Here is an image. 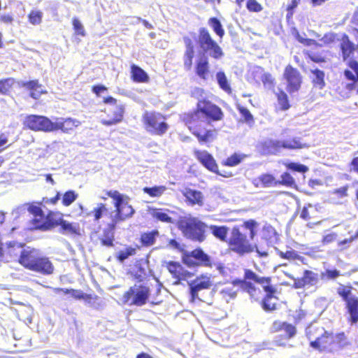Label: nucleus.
I'll use <instances>...</instances> for the list:
<instances>
[{"label": "nucleus", "instance_id": "1", "mask_svg": "<svg viewBox=\"0 0 358 358\" xmlns=\"http://www.w3.org/2000/svg\"><path fill=\"white\" fill-rule=\"evenodd\" d=\"M223 118L222 108L208 98L198 100L195 109L184 113L180 117L199 144L207 146L217 137V129L210 125L211 122L221 121Z\"/></svg>", "mask_w": 358, "mask_h": 358}, {"label": "nucleus", "instance_id": "2", "mask_svg": "<svg viewBox=\"0 0 358 358\" xmlns=\"http://www.w3.org/2000/svg\"><path fill=\"white\" fill-rule=\"evenodd\" d=\"M259 223L254 219L244 220L241 225L234 226L229 231L227 242V250L238 257L251 254L257 249L252 241L257 234Z\"/></svg>", "mask_w": 358, "mask_h": 358}, {"label": "nucleus", "instance_id": "3", "mask_svg": "<svg viewBox=\"0 0 358 358\" xmlns=\"http://www.w3.org/2000/svg\"><path fill=\"white\" fill-rule=\"evenodd\" d=\"M196 43L203 52L196 59L194 72L200 79L207 80L210 73V66L208 58L205 53L208 52L210 57L214 59H221L224 54L222 48L213 38L209 30L206 27L199 28Z\"/></svg>", "mask_w": 358, "mask_h": 358}, {"label": "nucleus", "instance_id": "4", "mask_svg": "<svg viewBox=\"0 0 358 358\" xmlns=\"http://www.w3.org/2000/svg\"><path fill=\"white\" fill-rule=\"evenodd\" d=\"M306 336L310 341V347L320 352L332 353L335 346L343 349L350 345L345 332L334 334L317 324H310L307 327Z\"/></svg>", "mask_w": 358, "mask_h": 358}, {"label": "nucleus", "instance_id": "5", "mask_svg": "<svg viewBox=\"0 0 358 358\" xmlns=\"http://www.w3.org/2000/svg\"><path fill=\"white\" fill-rule=\"evenodd\" d=\"M17 262L24 268L43 275H50L54 271V266L50 259L41 255L34 248L27 247L22 250Z\"/></svg>", "mask_w": 358, "mask_h": 358}, {"label": "nucleus", "instance_id": "6", "mask_svg": "<svg viewBox=\"0 0 358 358\" xmlns=\"http://www.w3.org/2000/svg\"><path fill=\"white\" fill-rule=\"evenodd\" d=\"M177 227L184 236L192 241L202 243L206 239L208 225L198 217L190 215L180 217Z\"/></svg>", "mask_w": 358, "mask_h": 358}, {"label": "nucleus", "instance_id": "7", "mask_svg": "<svg viewBox=\"0 0 358 358\" xmlns=\"http://www.w3.org/2000/svg\"><path fill=\"white\" fill-rule=\"evenodd\" d=\"M145 129L150 134L163 136L169 129L166 117L156 111H145L142 115Z\"/></svg>", "mask_w": 358, "mask_h": 358}, {"label": "nucleus", "instance_id": "8", "mask_svg": "<svg viewBox=\"0 0 358 358\" xmlns=\"http://www.w3.org/2000/svg\"><path fill=\"white\" fill-rule=\"evenodd\" d=\"M264 276H259L256 273L249 268L244 270L243 279H236L233 285L239 286L243 291L247 292L252 299L258 301L261 298L262 292L259 288L255 286L251 281L260 284L266 281Z\"/></svg>", "mask_w": 358, "mask_h": 358}, {"label": "nucleus", "instance_id": "9", "mask_svg": "<svg viewBox=\"0 0 358 358\" xmlns=\"http://www.w3.org/2000/svg\"><path fill=\"white\" fill-rule=\"evenodd\" d=\"M106 194L114 201L115 215L112 220L113 222H115V224H117L118 222L124 221L133 216L135 210L128 201H124L123 194L117 190L106 191Z\"/></svg>", "mask_w": 358, "mask_h": 358}, {"label": "nucleus", "instance_id": "10", "mask_svg": "<svg viewBox=\"0 0 358 358\" xmlns=\"http://www.w3.org/2000/svg\"><path fill=\"white\" fill-rule=\"evenodd\" d=\"M351 285H342L337 289V294L345 301L346 313L349 315L348 322L350 324L358 322V297L352 295Z\"/></svg>", "mask_w": 358, "mask_h": 358}, {"label": "nucleus", "instance_id": "11", "mask_svg": "<svg viewBox=\"0 0 358 358\" xmlns=\"http://www.w3.org/2000/svg\"><path fill=\"white\" fill-rule=\"evenodd\" d=\"M150 295V289L144 285H134L126 291L122 298V303L129 306H142Z\"/></svg>", "mask_w": 358, "mask_h": 358}, {"label": "nucleus", "instance_id": "12", "mask_svg": "<svg viewBox=\"0 0 358 358\" xmlns=\"http://www.w3.org/2000/svg\"><path fill=\"white\" fill-rule=\"evenodd\" d=\"M266 281L260 283L266 292L265 296L260 301L262 308L266 313H272L279 309V299L275 296L276 289L271 285V278L264 276Z\"/></svg>", "mask_w": 358, "mask_h": 358}, {"label": "nucleus", "instance_id": "13", "mask_svg": "<svg viewBox=\"0 0 358 358\" xmlns=\"http://www.w3.org/2000/svg\"><path fill=\"white\" fill-rule=\"evenodd\" d=\"M194 155L197 161L210 172L223 178H230L233 176V173L231 171H220L216 160L208 151L194 150Z\"/></svg>", "mask_w": 358, "mask_h": 358}, {"label": "nucleus", "instance_id": "14", "mask_svg": "<svg viewBox=\"0 0 358 358\" xmlns=\"http://www.w3.org/2000/svg\"><path fill=\"white\" fill-rule=\"evenodd\" d=\"M182 261L183 264L189 267L212 266L210 257L200 248L191 252L184 251L182 255Z\"/></svg>", "mask_w": 358, "mask_h": 358}, {"label": "nucleus", "instance_id": "15", "mask_svg": "<svg viewBox=\"0 0 358 358\" xmlns=\"http://www.w3.org/2000/svg\"><path fill=\"white\" fill-rule=\"evenodd\" d=\"M63 215L59 212L50 210L44 218L41 220H31V224L34 229L41 231H50L60 225Z\"/></svg>", "mask_w": 358, "mask_h": 358}, {"label": "nucleus", "instance_id": "16", "mask_svg": "<svg viewBox=\"0 0 358 358\" xmlns=\"http://www.w3.org/2000/svg\"><path fill=\"white\" fill-rule=\"evenodd\" d=\"M52 120L46 116L28 115L23 121L24 127L34 131L51 132Z\"/></svg>", "mask_w": 358, "mask_h": 358}, {"label": "nucleus", "instance_id": "17", "mask_svg": "<svg viewBox=\"0 0 358 358\" xmlns=\"http://www.w3.org/2000/svg\"><path fill=\"white\" fill-rule=\"evenodd\" d=\"M283 78L286 80V89L289 94L299 90L302 84V76L297 69L290 64L287 65Z\"/></svg>", "mask_w": 358, "mask_h": 358}, {"label": "nucleus", "instance_id": "18", "mask_svg": "<svg viewBox=\"0 0 358 358\" xmlns=\"http://www.w3.org/2000/svg\"><path fill=\"white\" fill-rule=\"evenodd\" d=\"M299 213V217L307 222L308 227L319 224L322 221V213L320 208L311 203L306 204Z\"/></svg>", "mask_w": 358, "mask_h": 358}, {"label": "nucleus", "instance_id": "19", "mask_svg": "<svg viewBox=\"0 0 358 358\" xmlns=\"http://www.w3.org/2000/svg\"><path fill=\"white\" fill-rule=\"evenodd\" d=\"M213 283L208 275H201L196 277L189 284L191 301H194L199 298V292L203 289H210Z\"/></svg>", "mask_w": 358, "mask_h": 358}, {"label": "nucleus", "instance_id": "20", "mask_svg": "<svg viewBox=\"0 0 358 358\" xmlns=\"http://www.w3.org/2000/svg\"><path fill=\"white\" fill-rule=\"evenodd\" d=\"M80 124V122L71 117H57L55 122H52L51 132L61 131L69 134Z\"/></svg>", "mask_w": 358, "mask_h": 358}, {"label": "nucleus", "instance_id": "21", "mask_svg": "<svg viewBox=\"0 0 358 358\" xmlns=\"http://www.w3.org/2000/svg\"><path fill=\"white\" fill-rule=\"evenodd\" d=\"M166 267L173 278L176 280V284H178L183 280H187L193 276V273L185 269L179 262H168Z\"/></svg>", "mask_w": 358, "mask_h": 358}, {"label": "nucleus", "instance_id": "22", "mask_svg": "<svg viewBox=\"0 0 358 358\" xmlns=\"http://www.w3.org/2000/svg\"><path fill=\"white\" fill-rule=\"evenodd\" d=\"M343 73L345 78L350 81L346 85V89L349 91L355 90L358 84V62L354 59L349 60Z\"/></svg>", "mask_w": 358, "mask_h": 358}, {"label": "nucleus", "instance_id": "23", "mask_svg": "<svg viewBox=\"0 0 358 358\" xmlns=\"http://www.w3.org/2000/svg\"><path fill=\"white\" fill-rule=\"evenodd\" d=\"M124 106L123 105H115L108 114L107 120H102L101 124L105 126H112L121 122L124 119Z\"/></svg>", "mask_w": 358, "mask_h": 358}, {"label": "nucleus", "instance_id": "24", "mask_svg": "<svg viewBox=\"0 0 358 358\" xmlns=\"http://www.w3.org/2000/svg\"><path fill=\"white\" fill-rule=\"evenodd\" d=\"M258 148L262 155H276L282 149L281 141L266 139L260 142Z\"/></svg>", "mask_w": 358, "mask_h": 358}, {"label": "nucleus", "instance_id": "25", "mask_svg": "<svg viewBox=\"0 0 358 358\" xmlns=\"http://www.w3.org/2000/svg\"><path fill=\"white\" fill-rule=\"evenodd\" d=\"M185 45V50L183 55V65L186 71H190L193 66V60L195 55L194 47L192 39L188 36L183 37Z\"/></svg>", "mask_w": 358, "mask_h": 358}, {"label": "nucleus", "instance_id": "26", "mask_svg": "<svg viewBox=\"0 0 358 358\" xmlns=\"http://www.w3.org/2000/svg\"><path fill=\"white\" fill-rule=\"evenodd\" d=\"M318 282V275L310 270H305L301 278L294 279L293 287L301 289L306 286H312Z\"/></svg>", "mask_w": 358, "mask_h": 358}, {"label": "nucleus", "instance_id": "27", "mask_svg": "<svg viewBox=\"0 0 358 358\" xmlns=\"http://www.w3.org/2000/svg\"><path fill=\"white\" fill-rule=\"evenodd\" d=\"M270 331L271 333H278L281 331H285V337L287 339L292 338L296 334V329L294 325L287 322L275 320L273 322Z\"/></svg>", "mask_w": 358, "mask_h": 358}, {"label": "nucleus", "instance_id": "28", "mask_svg": "<svg viewBox=\"0 0 358 358\" xmlns=\"http://www.w3.org/2000/svg\"><path fill=\"white\" fill-rule=\"evenodd\" d=\"M303 53L310 61L316 64L327 63L329 60V51L322 49V47L318 49L313 47L312 50H306Z\"/></svg>", "mask_w": 358, "mask_h": 358}, {"label": "nucleus", "instance_id": "29", "mask_svg": "<svg viewBox=\"0 0 358 358\" xmlns=\"http://www.w3.org/2000/svg\"><path fill=\"white\" fill-rule=\"evenodd\" d=\"M115 222H111L108 224L106 227L103 230V234L99 238L101 244L103 246L110 248L114 245L115 231L116 228Z\"/></svg>", "mask_w": 358, "mask_h": 358}, {"label": "nucleus", "instance_id": "30", "mask_svg": "<svg viewBox=\"0 0 358 358\" xmlns=\"http://www.w3.org/2000/svg\"><path fill=\"white\" fill-rule=\"evenodd\" d=\"M339 47L344 61L350 59L355 51V44L350 40L349 36L345 34H343L341 36Z\"/></svg>", "mask_w": 358, "mask_h": 358}, {"label": "nucleus", "instance_id": "31", "mask_svg": "<svg viewBox=\"0 0 358 358\" xmlns=\"http://www.w3.org/2000/svg\"><path fill=\"white\" fill-rule=\"evenodd\" d=\"M187 203L194 206H202L203 205V196L201 192L190 188H185L182 192Z\"/></svg>", "mask_w": 358, "mask_h": 358}, {"label": "nucleus", "instance_id": "32", "mask_svg": "<svg viewBox=\"0 0 358 358\" xmlns=\"http://www.w3.org/2000/svg\"><path fill=\"white\" fill-rule=\"evenodd\" d=\"M261 238L268 245L273 244L278 240V234L275 229L270 224L265 223L261 229Z\"/></svg>", "mask_w": 358, "mask_h": 358}, {"label": "nucleus", "instance_id": "33", "mask_svg": "<svg viewBox=\"0 0 358 358\" xmlns=\"http://www.w3.org/2000/svg\"><path fill=\"white\" fill-rule=\"evenodd\" d=\"M59 232L64 235L78 236L81 235V230L78 223L69 222L62 219L59 225Z\"/></svg>", "mask_w": 358, "mask_h": 358}, {"label": "nucleus", "instance_id": "34", "mask_svg": "<svg viewBox=\"0 0 358 358\" xmlns=\"http://www.w3.org/2000/svg\"><path fill=\"white\" fill-rule=\"evenodd\" d=\"M22 86L30 91L29 96L34 99H38L42 94L47 92L45 90H43L42 85L38 80L24 82Z\"/></svg>", "mask_w": 358, "mask_h": 358}, {"label": "nucleus", "instance_id": "35", "mask_svg": "<svg viewBox=\"0 0 358 358\" xmlns=\"http://www.w3.org/2000/svg\"><path fill=\"white\" fill-rule=\"evenodd\" d=\"M22 86L30 91L29 96L34 99H38L42 94L47 92L45 90H43L42 85L38 80L24 82Z\"/></svg>", "mask_w": 358, "mask_h": 358}, {"label": "nucleus", "instance_id": "36", "mask_svg": "<svg viewBox=\"0 0 358 358\" xmlns=\"http://www.w3.org/2000/svg\"><path fill=\"white\" fill-rule=\"evenodd\" d=\"M131 79L137 83H146L150 80L148 73L140 66L136 64H131Z\"/></svg>", "mask_w": 358, "mask_h": 358}, {"label": "nucleus", "instance_id": "37", "mask_svg": "<svg viewBox=\"0 0 358 358\" xmlns=\"http://www.w3.org/2000/svg\"><path fill=\"white\" fill-rule=\"evenodd\" d=\"M170 212L171 211L169 209L155 208L151 209L150 215L156 221L166 224H171L173 222V220L169 215Z\"/></svg>", "mask_w": 358, "mask_h": 358}, {"label": "nucleus", "instance_id": "38", "mask_svg": "<svg viewBox=\"0 0 358 358\" xmlns=\"http://www.w3.org/2000/svg\"><path fill=\"white\" fill-rule=\"evenodd\" d=\"M211 234L215 237L217 239L220 240L222 242H224L227 243L228 241V233H229V227L222 225H214L211 224L209 227Z\"/></svg>", "mask_w": 358, "mask_h": 358}, {"label": "nucleus", "instance_id": "39", "mask_svg": "<svg viewBox=\"0 0 358 358\" xmlns=\"http://www.w3.org/2000/svg\"><path fill=\"white\" fill-rule=\"evenodd\" d=\"M255 181H257V183H255L256 187H259V185L262 187L277 186V180L270 173H263L260 175Z\"/></svg>", "mask_w": 358, "mask_h": 358}, {"label": "nucleus", "instance_id": "40", "mask_svg": "<svg viewBox=\"0 0 358 358\" xmlns=\"http://www.w3.org/2000/svg\"><path fill=\"white\" fill-rule=\"evenodd\" d=\"M167 187L165 185H155L152 187H145L142 189L144 194L151 198L161 197L166 191Z\"/></svg>", "mask_w": 358, "mask_h": 358}, {"label": "nucleus", "instance_id": "41", "mask_svg": "<svg viewBox=\"0 0 358 358\" xmlns=\"http://www.w3.org/2000/svg\"><path fill=\"white\" fill-rule=\"evenodd\" d=\"M159 235L157 230H152L151 231L145 232L141 234L140 237V242L143 247H150L156 241V237Z\"/></svg>", "mask_w": 358, "mask_h": 358}, {"label": "nucleus", "instance_id": "42", "mask_svg": "<svg viewBox=\"0 0 358 358\" xmlns=\"http://www.w3.org/2000/svg\"><path fill=\"white\" fill-rule=\"evenodd\" d=\"M216 79L220 89L228 94H231L232 93V89L224 71H220L217 72Z\"/></svg>", "mask_w": 358, "mask_h": 358}, {"label": "nucleus", "instance_id": "43", "mask_svg": "<svg viewBox=\"0 0 358 358\" xmlns=\"http://www.w3.org/2000/svg\"><path fill=\"white\" fill-rule=\"evenodd\" d=\"M311 73L313 75L312 78V83L314 87H318L319 89H322L325 86L324 81V72L318 69H314L311 71Z\"/></svg>", "mask_w": 358, "mask_h": 358}, {"label": "nucleus", "instance_id": "44", "mask_svg": "<svg viewBox=\"0 0 358 358\" xmlns=\"http://www.w3.org/2000/svg\"><path fill=\"white\" fill-rule=\"evenodd\" d=\"M71 296L76 300H84L90 302L92 300L97 301L99 297L96 294H85L80 289H71Z\"/></svg>", "mask_w": 358, "mask_h": 358}, {"label": "nucleus", "instance_id": "45", "mask_svg": "<svg viewBox=\"0 0 358 358\" xmlns=\"http://www.w3.org/2000/svg\"><path fill=\"white\" fill-rule=\"evenodd\" d=\"M277 254L281 259H287L289 261L299 260L303 264H305L304 257L299 255L298 252L294 250H287L285 252L278 250L277 251Z\"/></svg>", "mask_w": 358, "mask_h": 358}, {"label": "nucleus", "instance_id": "46", "mask_svg": "<svg viewBox=\"0 0 358 358\" xmlns=\"http://www.w3.org/2000/svg\"><path fill=\"white\" fill-rule=\"evenodd\" d=\"M246 155L239 153H234L222 162V164L226 166H235L241 164L245 158Z\"/></svg>", "mask_w": 358, "mask_h": 358}, {"label": "nucleus", "instance_id": "47", "mask_svg": "<svg viewBox=\"0 0 358 358\" xmlns=\"http://www.w3.org/2000/svg\"><path fill=\"white\" fill-rule=\"evenodd\" d=\"M236 108L241 116V121L248 124V125H252L255 122V119L250 110L241 106L238 104Z\"/></svg>", "mask_w": 358, "mask_h": 358}, {"label": "nucleus", "instance_id": "48", "mask_svg": "<svg viewBox=\"0 0 358 358\" xmlns=\"http://www.w3.org/2000/svg\"><path fill=\"white\" fill-rule=\"evenodd\" d=\"M275 95L280 110H287L291 107L288 96L282 90H280Z\"/></svg>", "mask_w": 358, "mask_h": 358}, {"label": "nucleus", "instance_id": "49", "mask_svg": "<svg viewBox=\"0 0 358 358\" xmlns=\"http://www.w3.org/2000/svg\"><path fill=\"white\" fill-rule=\"evenodd\" d=\"M282 147L283 149L287 150H297L303 148V145L300 141L299 138H293L281 141Z\"/></svg>", "mask_w": 358, "mask_h": 358}, {"label": "nucleus", "instance_id": "50", "mask_svg": "<svg viewBox=\"0 0 358 358\" xmlns=\"http://www.w3.org/2000/svg\"><path fill=\"white\" fill-rule=\"evenodd\" d=\"M208 24L213 29V31L220 38H222L224 34V29L222 27V25L220 21L215 17H210L208 20Z\"/></svg>", "mask_w": 358, "mask_h": 358}, {"label": "nucleus", "instance_id": "51", "mask_svg": "<svg viewBox=\"0 0 358 358\" xmlns=\"http://www.w3.org/2000/svg\"><path fill=\"white\" fill-rule=\"evenodd\" d=\"M14 83L15 80L13 78L0 79V94H8L10 92Z\"/></svg>", "mask_w": 358, "mask_h": 358}, {"label": "nucleus", "instance_id": "52", "mask_svg": "<svg viewBox=\"0 0 358 358\" xmlns=\"http://www.w3.org/2000/svg\"><path fill=\"white\" fill-rule=\"evenodd\" d=\"M296 185L295 180L288 172H284L280 176V180H277L278 185H283L288 187H293Z\"/></svg>", "mask_w": 358, "mask_h": 358}, {"label": "nucleus", "instance_id": "53", "mask_svg": "<svg viewBox=\"0 0 358 358\" xmlns=\"http://www.w3.org/2000/svg\"><path fill=\"white\" fill-rule=\"evenodd\" d=\"M78 196V194L74 190H68L63 194L62 203L64 206H69L77 199Z\"/></svg>", "mask_w": 358, "mask_h": 358}, {"label": "nucleus", "instance_id": "54", "mask_svg": "<svg viewBox=\"0 0 358 358\" xmlns=\"http://www.w3.org/2000/svg\"><path fill=\"white\" fill-rule=\"evenodd\" d=\"M136 248L129 246V247L125 248L124 250H122L118 252V253L117 255V259L120 262H123L124 260L127 259L129 257L136 255Z\"/></svg>", "mask_w": 358, "mask_h": 358}, {"label": "nucleus", "instance_id": "55", "mask_svg": "<svg viewBox=\"0 0 358 358\" xmlns=\"http://www.w3.org/2000/svg\"><path fill=\"white\" fill-rule=\"evenodd\" d=\"M27 17L31 24L38 25L42 22L43 13L40 10H31Z\"/></svg>", "mask_w": 358, "mask_h": 358}, {"label": "nucleus", "instance_id": "56", "mask_svg": "<svg viewBox=\"0 0 358 358\" xmlns=\"http://www.w3.org/2000/svg\"><path fill=\"white\" fill-rule=\"evenodd\" d=\"M107 211V208L106 205L103 203H99L97 204V206L94 208L92 210V214L94 217V220L95 222H99V220L102 217L103 213Z\"/></svg>", "mask_w": 358, "mask_h": 358}, {"label": "nucleus", "instance_id": "57", "mask_svg": "<svg viewBox=\"0 0 358 358\" xmlns=\"http://www.w3.org/2000/svg\"><path fill=\"white\" fill-rule=\"evenodd\" d=\"M28 211L33 216L34 218L32 220H41L44 218V213L42 208L36 205L31 204L28 207Z\"/></svg>", "mask_w": 358, "mask_h": 358}, {"label": "nucleus", "instance_id": "58", "mask_svg": "<svg viewBox=\"0 0 358 358\" xmlns=\"http://www.w3.org/2000/svg\"><path fill=\"white\" fill-rule=\"evenodd\" d=\"M285 167L291 171H296L299 173H306L308 171V168L301 164L294 163V162H289V163H285Z\"/></svg>", "mask_w": 358, "mask_h": 358}, {"label": "nucleus", "instance_id": "59", "mask_svg": "<svg viewBox=\"0 0 358 358\" xmlns=\"http://www.w3.org/2000/svg\"><path fill=\"white\" fill-rule=\"evenodd\" d=\"M220 294L226 301L233 299L236 296V291L233 287H225L220 290Z\"/></svg>", "mask_w": 358, "mask_h": 358}, {"label": "nucleus", "instance_id": "60", "mask_svg": "<svg viewBox=\"0 0 358 358\" xmlns=\"http://www.w3.org/2000/svg\"><path fill=\"white\" fill-rule=\"evenodd\" d=\"M246 8L253 13H259L263 10L262 6L257 0H247Z\"/></svg>", "mask_w": 358, "mask_h": 358}, {"label": "nucleus", "instance_id": "61", "mask_svg": "<svg viewBox=\"0 0 358 358\" xmlns=\"http://www.w3.org/2000/svg\"><path fill=\"white\" fill-rule=\"evenodd\" d=\"M72 24L76 35H79L81 36H85V31L84 27L78 18H73Z\"/></svg>", "mask_w": 358, "mask_h": 358}, {"label": "nucleus", "instance_id": "62", "mask_svg": "<svg viewBox=\"0 0 358 358\" xmlns=\"http://www.w3.org/2000/svg\"><path fill=\"white\" fill-rule=\"evenodd\" d=\"M298 41L303 45L306 46H313L317 49L322 47V45L317 42L315 39L313 38H305L301 36L298 37Z\"/></svg>", "mask_w": 358, "mask_h": 358}, {"label": "nucleus", "instance_id": "63", "mask_svg": "<svg viewBox=\"0 0 358 358\" xmlns=\"http://www.w3.org/2000/svg\"><path fill=\"white\" fill-rule=\"evenodd\" d=\"M60 199H61V194H60V192H57L54 197H52V198L43 197L42 199L41 203H43L44 204L55 205L57 203L58 201Z\"/></svg>", "mask_w": 358, "mask_h": 358}, {"label": "nucleus", "instance_id": "64", "mask_svg": "<svg viewBox=\"0 0 358 358\" xmlns=\"http://www.w3.org/2000/svg\"><path fill=\"white\" fill-rule=\"evenodd\" d=\"M349 166L351 172L358 174V156H355L351 159Z\"/></svg>", "mask_w": 358, "mask_h": 358}]
</instances>
